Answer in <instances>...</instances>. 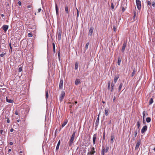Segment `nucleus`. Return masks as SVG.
I'll use <instances>...</instances> for the list:
<instances>
[{"label": "nucleus", "mask_w": 155, "mask_h": 155, "mask_svg": "<svg viewBox=\"0 0 155 155\" xmlns=\"http://www.w3.org/2000/svg\"><path fill=\"white\" fill-rule=\"evenodd\" d=\"M6 53L4 54H0V56L2 57H3L4 55Z\"/></svg>", "instance_id": "nucleus-43"}, {"label": "nucleus", "mask_w": 155, "mask_h": 155, "mask_svg": "<svg viewBox=\"0 0 155 155\" xmlns=\"http://www.w3.org/2000/svg\"><path fill=\"white\" fill-rule=\"evenodd\" d=\"M121 61V58L120 57H119L118 58L117 64L118 65H120V62Z\"/></svg>", "instance_id": "nucleus-24"}, {"label": "nucleus", "mask_w": 155, "mask_h": 155, "mask_svg": "<svg viewBox=\"0 0 155 155\" xmlns=\"http://www.w3.org/2000/svg\"><path fill=\"white\" fill-rule=\"evenodd\" d=\"M126 44H127V42H124V43H123V46H122V49H121V51L123 52L125 50V48H126Z\"/></svg>", "instance_id": "nucleus-8"}, {"label": "nucleus", "mask_w": 155, "mask_h": 155, "mask_svg": "<svg viewBox=\"0 0 155 155\" xmlns=\"http://www.w3.org/2000/svg\"><path fill=\"white\" fill-rule=\"evenodd\" d=\"M22 67H19V69H18V72H21L22 71Z\"/></svg>", "instance_id": "nucleus-36"}, {"label": "nucleus", "mask_w": 155, "mask_h": 155, "mask_svg": "<svg viewBox=\"0 0 155 155\" xmlns=\"http://www.w3.org/2000/svg\"><path fill=\"white\" fill-rule=\"evenodd\" d=\"M45 92H46V98L47 99V98H48V90H46L45 91Z\"/></svg>", "instance_id": "nucleus-33"}, {"label": "nucleus", "mask_w": 155, "mask_h": 155, "mask_svg": "<svg viewBox=\"0 0 155 155\" xmlns=\"http://www.w3.org/2000/svg\"><path fill=\"white\" fill-rule=\"evenodd\" d=\"M153 98H151L150 99V100L149 102V104L150 105L151 104H152L153 103Z\"/></svg>", "instance_id": "nucleus-29"}, {"label": "nucleus", "mask_w": 155, "mask_h": 155, "mask_svg": "<svg viewBox=\"0 0 155 155\" xmlns=\"http://www.w3.org/2000/svg\"><path fill=\"white\" fill-rule=\"evenodd\" d=\"M140 141H137V143L136 147H135V149H138L140 145Z\"/></svg>", "instance_id": "nucleus-14"}, {"label": "nucleus", "mask_w": 155, "mask_h": 155, "mask_svg": "<svg viewBox=\"0 0 155 155\" xmlns=\"http://www.w3.org/2000/svg\"><path fill=\"white\" fill-rule=\"evenodd\" d=\"M78 63L77 62H76L75 64V69L77 70L78 68Z\"/></svg>", "instance_id": "nucleus-25"}, {"label": "nucleus", "mask_w": 155, "mask_h": 155, "mask_svg": "<svg viewBox=\"0 0 155 155\" xmlns=\"http://www.w3.org/2000/svg\"><path fill=\"white\" fill-rule=\"evenodd\" d=\"M105 115L107 116L108 115L109 112V110L107 108H106L105 109Z\"/></svg>", "instance_id": "nucleus-12"}, {"label": "nucleus", "mask_w": 155, "mask_h": 155, "mask_svg": "<svg viewBox=\"0 0 155 155\" xmlns=\"http://www.w3.org/2000/svg\"><path fill=\"white\" fill-rule=\"evenodd\" d=\"M125 10V9L124 8V7H122V12H124Z\"/></svg>", "instance_id": "nucleus-47"}, {"label": "nucleus", "mask_w": 155, "mask_h": 155, "mask_svg": "<svg viewBox=\"0 0 155 155\" xmlns=\"http://www.w3.org/2000/svg\"><path fill=\"white\" fill-rule=\"evenodd\" d=\"M147 5H149L150 6L151 5V2L150 1H148L147 2Z\"/></svg>", "instance_id": "nucleus-42"}, {"label": "nucleus", "mask_w": 155, "mask_h": 155, "mask_svg": "<svg viewBox=\"0 0 155 155\" xmlns=\"http://www.w3.org/2000/svg\"><path fill=\"white\" fill-rule=\"evenodd\" d=\"M7 122L8 123H9L10 122V120L8 119H7Z\"/></svg>", "instance_id": "nucleus-59"}, {"label": "nucleus", "mask_w": 155, "mask_h": 155, "mask_svg": "<svg viewBox=\"0 0 155 155\" xmlns=\"http://www.w3.org/2000/svg\"><path fill=\"white\" fill-rule=\"evenodd\" d=\"M122 85H123V84L122 83H120L119 85V88H118V91H119L121 90L122 87Z\"/></svg>", "instance_id": "nucleus-27"}, {"label": "nucleus", "mask_w": 155, "mask_h": 155, "mask_svg": "<svg viewBox=\"0 0 155 155\" xmlns=\"http://www.w3.org/2000/svg\"><path fill=\"white\" fill-rule=\"evenodd\" d=\"M75 133H76L75 131L73 133L71 137L74 138V137H75Z\"/></svg>", "instance_id": "nucleus-38"}, {"label": "nucleus", "mask_w": 155, "mask_h": 155, "mask_svg": "<svg viewBox=\"0 0 155 155\" xmlns=\"http://www.w3.org/2000/svg\"><path fill=\"white\" fill-rule=\"evenodd\" d=\"M28 36L29 37H31L32 36V34L31 33H29L28 34Z\"/></svg>", "instance_id": "nucleus-34"}, {"label": "nucleus", "mask_w": 155, "mask_h": 155, "mask_svg": "<svg viewBox=\"0 0 155 155\" xmlns=\"http://www.w3.org/2000/svg\"><path fill=\"white\" fill-rule=\"evenodd\" d=\"M119 78V75H116L114 78V83H116L117 81V80Z\"/></svg>", "instance_id": "nucleus-17"}, {"label": "nucleus", "mask_w": 155, "mask_h": 155, "mask_svg": "<svg viewBox=\"0 0 155 155\" xmlns=\"http://www.w3.org/2000/svg\"><path fill=\"white\" fill-rule=\"evenodd\" d=\"M97 134H95L94 135L93 137V141L94 145L96 143V140L97 137Z\"/></svg>", "instance_id": "nucleus-9"}, {"label": "nucleus", "mask_w": 155, "mask_h": 155, "mask_svg": "<svg viewBox=\"0 0 155 155\" xmlns=\"http://www.w3.org/2000/svg\"><path fill=\"white\" fill-rule=\"evenodd\" d=\"M113 30H114V31H115L116 29V28H115V26H113Z\"/></svg>", "instance_id": "nucleus-52"}, {"label": "nucleus", "mask_w": 155, "mask_h": 155, "mask_svg": "<svg viewBox=\"0 0 155 155\" xmlns=\"http://www.w3.org/2000/svg\"><path fill=\"white\" fill-rule=\"evenodd\" d=\"M137 129L138 130V131L140 130L139 127L140 126V122L139 121H138L137 122Z\"/></svg>", "instance_id": "nucleus-20"}, {"label": "nucleus", "mask_w": 155, "mask_h": 155, "mask_svg": "<svg viewBox=\"0 0 155 155\" xmlns=\"http://www.w3.org/2000/svg\"><path fill=\"white\" fill-rule=\"evenodd\" d=\"M60 51H59L58 52V56L59 59H60Z\"/></svg>", "instance_id": "nucleus-46"}, {"label": "nucleus", "mask_w": 155, "mask_h": 155, "mask_svg": "<svg viewBox=\"0 0 155 155\" xmlns=\"http://www.w3.org/2000/svg\"><path fill=\"white\" fill-rule=\"evenodd\" d=\"M146 112L144 111L143 112V120H144V118H145V114H146Z\"/></svg>", "instance_id": "nucleus-32"}, {"label": "nucleus", "mask_w": 155, "mask_h": 155, "mask_svg": "<svg viewBox=\"0 0 155 155\" xmlns=\"http://www.w3.org/2000/svg\"><path fill=\"white\" fill-rule=\"evenodd\" d=\"M3 29L5 31H6L8 28V26L7 25H3L2 27Z\"/></svg>", "instance_id": "nucleus-11"}, {"label": "nucleus", "mask_w": 155, "mask_h": 155, "mask_svg": "<svg viewBox=\"0 0 155 155\" xmlns=\"http://www.w3.org/2000/svg\"><path fill=\"white\" fill-rule=\"evenodd\" d=\"M61 32H59L58 34V40L59 41L61 39Z\"/></svg>", "instance_id": "nucleus-22"}, {"label": "nucleus", "mask_w": 155, "mask_h": 155, "mask_svg": "<svg viewBox=\"0 0 155 155\" xmlns=\"http://www.w3.org/2000/svg\"><path fill=\"white\" fill-rule=\"evenodd\" d=\"M1 15L2 17H3L4 16V15L3 14H1Z\"/></svg>", "instance_id": "nucleus-63"}, {"label": "nucleus", "mask_w": 155, "mask_h": 155, "mask_svg": "<svg viewBox=\"0 0 155 155\" xmlns=\"http://www.w3.org/2000/svg\"><path fill=\"white\" fill-rule=\"evenodd\" d=\"M9 144L11 145H12L13 144V143L12 142H9Z\"/></svg>", "instance_id": "nucleus-57"}, {"label": "nucleus", "mask_w": 155, "mask_h": 155, "mask_svg": "<svg viewBox=\"0 0 155 155\" xmlns=\"http://www.w3.org/2000/svg\"><path fill=\"white\" fill-rule=\"evenodd\" d=\"M18 5H19V6H21V2L20 1H19L18 2Z\"/></svg>", "instance_id": "nucleus-50"}, {"label": "nucleus", "mask_w": 155, "mask_h": 155, "mask_svg": "<svg viewBox=\"0 0 155 155\" xmlns=\"http://www.w3.org/2000/svg\"><path fill=\"white\" fill-rule=\"evenodd\" d=\"M95 152V148L94 147H91L89 148L88 150V152L87 153V154H94Z\"/></svg>", "instance_id": "nucleus-2"}, {"label": "nucleus", "mask_w": 155, "mask_h": 155, "mask_svg": "<svg viewBox=\"0 0 155 155\" xmlns=\"http://www.w3.org/2000/svg\"><path fill=\"white\" fill-rule=\"evenodd\" d=\"M89 43L87 42L86 43V46H85V48L86 49H87L88 48V47L89 45Z\"/></svg>", "instance_id": "nucleus-39"}, {"label": "nucleus", "mask_w": 155, "mask_h": 155, "mask_svg": "<svg viewBox=\"0 0 155 155\" xmlns=\"http://www.w3.org/2000/svg\"><path fill=\"white\" fill-rule=\"evenodd\" d=\"M114 84H113V82H112L111 84V87L112 88H114Z\"/></svg>", "instance_id": "nucleus-45"}, {"label": "nucleus", "mask_w": 155, "mask_h": 155, "mask_svg": "<svg viewBox=\"0 0 155 155\" xmlns=\"http://www.w3.org/2000/svg\"><path fill=\"white\" fill-rule=\"evenodd\" d=\"M63 81L62 80H61L59 83V88L62 89L63 88Z\"/></svg>", "instance_id": "nucleus-10"}, {"label": "nucleus", "mask_w": 155, "mask_h": 155, "mask_svg": "<svg viewBox=\"0 0 155 155\" xmlns=\"http://www.w3.org/2000/svg\"><path fill=\"white\" fill-rule=\"evenodd\" d=\"M136 15V12L135 11H134V16L133 17V19H134L135 18Z\"/></svg>", "instance_id": "nucleus-37"}, {"label": "nucleus", "mask_w": 155, "mask_h": 155, "mask_svg": "<svg viewBox=\"0 0 155 155\" xmlns=\"http://www.w3.org/2000/svg\"><path fill=\"white\" fill-rule=\"evenodd\" d=\"M136 72V70H135V69H134L133 70V71L132 73L131 77H133L134 76V75H135V74Z\"/></svg>", "instance_id": "nucleus-26"}, {"label": "nucleus", "mask_w": 155, "mask_h": 155, "mask_svg": "<svg viewBox=\"0 0 155 155\" xmlns=\"http://www.w3.org/2000/svg\"><path fill=\"white\" fill-rule=\"evenodd\" d=\"M3 130H0V133L1 134H2L3 133Z\"/></svg>", "instance_id": "nucleus-60"}, {"label": "nucleus", "mask_w": 155, "mask_h": 155, "mask_svg": "<svg viewBox=\"0 0 155 155\" xmlns=\"http://www.w3.org/2000/svg\"><path fill=\"white\" fill-rule=\"evenodd\" d=\"M111 120H110L109 121V123H108V124H111Z\"/></svg>", "instance_id": "nucleus-61"}, {"label": "nucleus", "mask_w": 155, "mask_h": 155, "mask_svg": "<svg viewBox=\"0 0 155 155\" xmlns=\"http://www.w3.org/2000/svg\"><path fill=\"white\" fill-rule=\"evenodd\" d=\"M99 114L98 115V117L96 120V122H95L96 126H95V127H97V126L98 125L99 119Z\"/></svg>", "instance_id": "nucleus-13"}, {"label": "nucleus", "mask_w": 155, "mask_h": 155, "mask_svg": "<svg viewBox=\"0 0 155 155\" xmlns=\"http://www.w3.org/2000/svg\"><path fill=\"white\" fill-rule=\"evenodd\" d=\"M77 10L78 11L77 12V17H78L79 16V12L78 10L77 9Z\"/></svg>", "instance_id": "nucleus-53"}, {"label": "nucleus", "mask_w": 155, "mask_h": 155, "mask_svg": "<svg viewBox=\"0 0 155 155\" xmlns=\"http://www.w3.org/2000/svg\"><path fill=\"white\" fill-rule=\"evenodd\" d=\"M65 95V93L64 91H62L60 97V101L61 102L62 101Z\"/></svg>", "instance_id": "nucleus-4"}, {"label": "nucleus", "mask_w": 155, "mask_h": 155, "mask_svg": "<svg viewBox=\"0 0 155 155\" xmlns=\"http://www.w3.org/2000/svg\"><path fill=\"white\" fill-rule=\"evenodd\" d=\"M114 136L113 135H112L111 137L110 141L111 143H113L114 142Z\"/></svg>", "instance_id": "nucleus-30"}, {"label": "nucleus", "mask_w": 155, "mask_h": 155, "mask_svg": "<svg viewBox=\"0 0 155 155\" xmlns=\"http://www.w3.org/2000/svg\"><path fill=\"white\" fill-rule=\"evenodd\" d=\"M151 118L150 117H147L146 119V121L147 123H149L151 121Z\"/></svg>", "instance_id": "nucleus-28"}, {"label": "nucleus", "mask_w": 155, "mask_h": 155, "mask_svg": "<svg viewBox=\"0 0 155 155\" xmlns=\"http://www.w3.org/2000/svg\"><path fill=\"white\" fill-rule=\"evenodd\" d=\"M105 137V132L103 133V140H104Z\"/></svg>", "instance_id": "nucleus-44"}, {"label": "nucleus", "mask_w": 155, "mask_h": 155, "mask_svg": "<svg viewBox=\"0 0 155 155\" xmlns=\"http://www.w3.org/2000/svg\"><path fill=\"white\" fill-rule=\"evenodd\" d=\"M114 90V88L111 87V89L110 90L111 92H112Z\"/></svg>", "instance_id": "nucleus-62"}, {"label": "nucleus", "mask_w": 155, "mask_h": 155, "mask_svg": "<svg viewBox=\"0 0 155 155\" xmlns=\"http://www.w3.org/2000/svg\"><path fill=\"white\" fill-rule=\"evenodd\" d=\"M14 130V129L13 128H12L10 129V131L11 132H12Z\"/></svg>", "instance_id": "nucleus-56"}, {"label": "nucleus", "mask_w": 155, "mask_h": 155, "mask_svg": "<svg viewBox=\"0 0 155 155\" xmlns=\"http://www.w3.org/2000/svg\"><path fill=\"white\" fill-rule=\"evenodd\" d=\"M15 114L16 115H18V113L17 111V110H16L15 112Z\"/></svg>", "instance_id": "nucleus-51"}, {"label": "nucleus", "mask_w": 155, "mask_h": 155, "mask_svg": "<svg viewBox=\"0 0 155 155\" xmlns=\"http://www.w3.org/2000/svg\"><path fill=\"white\" fill-rule=\"evenodd\" d=\"M53 52L54 53H55V47L53 48Z\"/></svg>", "instance_id": "nucleus-48"}, {"label": "nucleus", "mask_w": 155, "mask_h": 155, "mask_svg": "<svg viewBox=\"0 0 155 155\" xmlns=\"http://www.w3.org/2000/svg\"><path fill=\"white\" fill-rule=\"evenodd\" d=\"M111 8L112 9H114V5H113V2H111Z\"/></svg>", "instance_id": "nucleus-40"}, {"label": "nucleus", "mask_w": 155, "mask_h": 155, "mask_svg": "<svg viewBox=\"0 0 155 155\" xmlns=\"http://www.w3.org/2000/svg\"><path fill=\"white\" fill-rule=\"evenodd\" d=\"M6 101L8 103H12L13 102V100L10 99H8L7 97H6Z\"/></svg>", "instance_id": "nucleus-18"}, {"label": "nucleus", "mask_w": 155, "mask_h": 155, "mask_svg": "<svg viewBox=\"0 0 155 155\" xmlns=\"http://www.w3.org/2000/svg\"><path fill=\"white\" fill-rule=\"evenodd\" d=\"M52 45L53 48L55 47V45L54 43H52Z\"/></svg>", "instance_id": "nucleus-55"}, {"label": "nucleus", "mask_w": 155, "mask_h": 155, "mask_svg": "<svg viewBox=\"0 0 155 155\" xmlns=\"http://www.w3.org/2000/svg\"><path fill=\"white\" fill-rule=\"evenodd\" d=\"M110 81H109L108 83V89H110Z\"/></svg>", "instance_id": "nucleus-35"}, {"label": "nucleus", "mask_w": 155, "mask_h": 155, "mask_svg": "<svg viewBox=\"0 0 155 155\" xmlns=\"http://www.w3.org/2000/svg\"><path fill=\"white\" fill-rule=\"evenodd\" d=\"M109 149V147L107 145H106L105 147H103L101 151V154L102 155H104L107 153Z\"/></svg>", "instance_id": "nucleus-1"}, {"label": "nucleus", "mask_w": 155, "mask_h": 155, "mask_svg": "<svg viewBox=\"0 0 155 155\" xmlns=\"http://www.w3.org/2000/svg\"><path fill=\"white\" fill-rule=\"evenodd\" d=\"M55 9H56V13L57 15H58V8L57 5L56 4H55Z\"/></svg>", "instance_id": "nucleus-19"}, {"label": "nucleus", "mask_w": 155, "mask_h": 155, "mask_svg": "<svg viewBox=\"0 0 155 155\" xmlns=\"http://www.w3.org/2000/svg\"><path fill=\"white\" fill-rule=\"evenodd\" d=\"M136 2L137 8L138 10H140L141 8L140 1L139 0H136Z\"/></svg>", "instance_id": "nucleus-3"}, {"label": "nucleus", "mask_w": 155, "mask_h": 155, "mask_svg": "<svg viewBox=\"0 0 155 155\" xmlns=\"http://www.w3.org/2000/svg\"><path fill=\"white\" fill-rule=\"evenodd\" d=\"M116 99V97L115 96H114V99H113V101H114V100L115 99Z\"/></svg>", "instance_id": "nucleus-64"}, {"label": "nucleus", "mask_w": 155, "mask_h": 155, "mask_svg": "<svg viewBox=\"0 0 155 155\" xmlns=\"http://www.w3.org/2000/svg\"><path fill=\"white\" fill-rule=\"evenodd\" d=\"M9 47H10V49L11 50V51H12V47L11 46V43H10V44H9Z\"/></svg>", "instance_id": "nucleus-49"}, {"label": "nucleus", "mask_w": 155, "mask_h": 155, "mask_svg": "<svg viewBox=\"0 0 155 155\" xmlns=\"http://www.w3.org/2000/svg\"><path fill=\"white\" fill-rule=\"evenodd\" d=\"M60 144V140H59L58 143L56 147V150H58L59 149Z\"/></svg>", "instance_id": "nucleus-23"}, {"label": "nucleus", "mask_w": 155, "mask_h": 155, "mask_svg": "<svg viewBox=\"0 0 155 155\" xmlns=\"http://www.w3.org/2000/svg\"><path fill=\"white\" fill-rule=\"evenodd\" d=\"M81 83L80 80L79 79H77L75 81V84L76 85H78Z\"/></svg>", "instance_id": "nucleus-16"}, {"label": "nucleus", "mask_w": 155, "mask_h": 155, "mask_svg": "<svg viewBox=\"0 0 155 155\" xmlns=\"http://www.w3.org/2000/svg\"><path fill=\"white\" fill-rule=\"evenodd\" d=\"M147 125H145L143 127L141 130V133L143 134L147 130Z\"/></svg>", "instance_id": "nucleus-5"}, {"label": "nucleus", "mask_w": 155, "mask_h": 155, "mask_svg": "<svg viewBox=\"0 0 155 155\" xmlns=\"http://www.w3.org/2000/svg\"><path fill=\"white\" fill-rule=\"evenodd\" d=\"M65 11L66 14H68L69 11H68V7L67 6H66L65 7Z\"/></svg>", "instance_id": "nucleus-21"}, {"label": "nucleus", "mask_w": 155, "mask_h": 155, "mask_svg": "<svg viewBox=\"0 0 155 155\" xmlns=\"http://www.w3.org/2000/svg\"><path fill=\"white\" fill-rule=\"evenodd\" d=\"M67 123V121L65 120L63 124L62 125V127H64L66 124Z\"/></svg>", "instance_id": "nucleus-31"}, {"label": "nucleus", "mask_w": 155, "mask_h": 155, "mask_svg": "<svg viewBox=\"0 0 155 155\" xmlns=\"http://www.w3.org/2000/svg\"><path fill=\"white\" fill-rule=\"evenodd\" d=\"M138 131V130L136 129L134 132V137H133L132 138L133 140H135V138L137 136V132Z\"/></svg>", "instance_id": "nucleus-15"}, {"label": "nucleus", "mask_w": 155, "mask_h": 155, "mask_svg": "<svg viewBox=\"0 0 155 155\" xmlns=\"http://www.w3.org/2000/svg\"><path fill=\"white\" fill-rule=\"evenodd\" d=\"M31 7V5H29L28 6H27V8H30Z\"/></svg>", "instance_id": "nucleus-58"}, {"label": "nucleus", "mask_w": 155, "mask_h": 155, "mask_svg": "<svg viewBox=\"0 0 155 155\" xmlns=\"http://www.w3.org/2000/svg\"><path fill=\"white\" fill-rule=\"evenodd\" d=\"M94 28L93 27H91L90 28L89 31V33H88V35L90 36H91L92 35L93 30H94Z\"/></svg>", "instance_id": "nucleus-7"}, {"label": "nucleus", "mask_w": 155, "mask_h": 155, "mask_svg": "<svg viewBox=\"0 0 155 155\" xmlns=\"http://www.w3.org/2000/svg\"><path fill=\"white\" fill-rule=\"evenodd\" d=\"M41 8H40L38 9V12H40L41 11Z\"/></svg>", "instance_id": "nucleus-54"}, {"label": "nucleus", "mask_w": 155, "mask_h": 155, "mask_svg": "<svg viewBox=\"0 0 155 155\" xmlns=\"http://www.w3.org/2000/svg\"><path fill=\"white\" fill-rule=\"evenodd\" d=\"M74 138L71 137L70 138L69 143V146H71L73 143V141L74 140Z\"/></svg>", "instance_id": "nucleus-6"}, {"label": "nucleus", "mask_w": 155, "mask_h": 155, "mask_svg": "<svg viewBox=\"0 0 155 155\" xmlns=\"http://www.w3.org/2000/svg\"><path fill=\"white\" fill-rule=\"evenodd\" d=\"M152 5L153 7L155 6V3L154 2H152Z\"/></svg>", "instance_id": "nucleus-41"}]
</instances>
